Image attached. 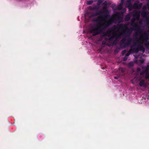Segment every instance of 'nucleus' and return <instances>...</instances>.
<instances>
[{
	"label": "nucleus",
	"mask_w": 149,
	"mask_h": 149,
	"mask_svg": "<svg viewBox=\"0 0 149 149\" xmlns=\"http://www.w3.org/2000/svg\"><path fill=\"white\" fill-rule=\"evenodd\" d=\"M93 2L92 1H90L87 2V4L88 5L91 4Z\"/></svg>",
	"instance_id": "nucleus-5"
},
{
	"label": "nucleus",
	"mask_w": 149,
	"mask_h": 149,
	"mask_svg": "<svg viewBox=\"0 0 149 149\" xmlns=\"http://www.w3.org/2000/svg\"><path fill=\"white\" fill-rule=\"evenodd\" d=\"M126 59H127L126 58H124V61H125V60H126Z\"/></svg>",
	"instance_id": "nucleus-7"
},
{
	"label": "nucleus",
	"mask_w": 149,
	"mask_h": 149,
	"mask_svg": "<svg viewBox=\"0 0 149 149\" xmlns=\"http://www.w3.org/2000/svg\"><path fill=\"white\" fill-rule=\"evenodd\" d=\"M129 55V54H127V56H128Z\"/></svg>",
	"instance_id": "nucleus-8"
},
{
	"label": "nucleus",
	"mask_w": 149,
	"mask_h": 149,
	"mask_svg": "<svg viewBox=\"0 0 149 149\" xmlns=\"http://www.w3.org/2000/svg\"><path fill=\"white\" fill-rule=\"evenodd\" d=\"M139 80L140 81L139 85L141 86H143L144 85V81L143 78L140 77H139Z\"/></svg>",
	"instance_id": "nucleus-2"
},
{
	"label": "nucleus",
	"mask_w": 149,
	"mask_h": 149,
	"mask_svg": "<svg viewBox=\"0 0 149 149\" xmlns=\"http://www.w3.org/2000/svg\"><path fill=\"white\" fill-rule=\"evenodd\" d=\"M125 51H123V53H122V54H123V55L125 54Z\"/></svg>",
	"instance_id": "nucleus-6"
},
{
	"label": "nucleus",
	"mask_w": 149,
	"mask_h": 149,
	"mask_svg": "<svg viewBox=\"0 0 149 149\" xmlns=\"http://www.w3.org/2000/svg\"><path fill=\"white\" fill-rule=\"evenodd\" d=\"M93 33V35H95L99 33L98 29L97 28H95L92 30L91 31Z\"/></svg>",
	"instance_id": "nucleus-3"
},
{
	"label": "nucleus",
	"mask_w": 149,
	"mask_h": 149,
	"mask_svg": "<svg viewBox=\"0 0 149 149\" xmlns=\"http://www.w3.org/2000/svg\"><path fill=\"white\" fill-rule=\"evenodd\" d=\"M100 19L102 20L101 22L102 25L104 26H108L111 23L109 21L106 20L105 18Z\"/></svg>",
	"instance_id": "nucleus-1"
},
{
	"label": "nucleus",
	"mask_w": 149,
	"mask_h": 149,
	"mask_svg": "<svg viewBox=\"0 0 149 149\" xmlns=\"http://www.w3.org/2000/svg\"><path fill=\"white\" fill-rule=\"evenodd\" d=\"M139 81V77L138 78L136 77L132 80V83L135 84L137 83Z\"/></svg>",
	"instance_id": "nucleus-4"
}]
</instances>
